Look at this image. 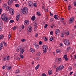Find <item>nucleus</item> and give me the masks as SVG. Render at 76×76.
I'll list each match as a JSON object with an SVG mask.
<instances>
[{"label": "nucleus", "mask_w": 76, "mask_h": 76, "mask_svg": "<svg viewBox=\"0 0 76 76\" xmlns=\"http://www.w3.org/2000/svg\"><path fill=\"white\" fill-rule=\"evenodd\" d=\"M1 18L4 22H7L9 21L8 18L7 17V15L6 14L4 15V14H2L1 16Z\"/></svg>", "instance_id": "obj_1"}, {"label": "nucleus", "mask_w": 76, "mask_h": 76, "mask_svg": "<svg viewBox=\"0 0 76 76\" xmlns=\"http://www.w3.org/2000/svg\"><path fill=\"white\" fill-rule=\"evenodd\" d=\"M42 48H43V53H46L47 52V50L48 49V47L46 45H43L42 46Z\"/></svg>", "instance_id": "obj_2"}, {"label": "nucleus", "mask_w": 76, "mask_h": 76, "mask_svg": "<svg viewBox=\"0 0 76 76\" xmlns=\"http://www.w3.org/2000/svg\"><path fill=\"white\" fill-rule=\"evenodd\" d=\"M63 42L66 45L69 46L70 44L69 41L67 39H64L63 41Z\"/></svg>", "instance_id": "obj_3"}, {"label": "nucleus", "mask_w": 76, "mask_h": 76, "mask_svg": "<svg viewBox=\"0 0 76 76\" xmlns=\"http://www.w3.org/2000/svg\"><path fill=\"white\" fill-rule=\"evenodd\" d=\"M10 14L12 15H13V14H14V12H15V11L13 9L11 8L10 9Z\"/></svg>", "instance_id": "obj_4"}, {"label": "nucleus", "mask_w": 76, "mask_h": 76, "mask_svg": "<svg viewBox=\"0 0 76 76\" xmlns=\"http://www.w3.org/2000/svg\"><path fill=\"white\" fill-rule=\"evenodd\" d=\"M32 30V27L31 26H28V28L27 29V31H29L30 32H31Z\"/></svg>", "instance_id": "obj_5"}, {"label": "nucleus", "mask_w": 76, "mask_h": 76, "mask_svg": "<svg viewBox=\"0 0 76 76\" xmlns=\"http://www.w3.org/2000/svg\"><path fill=\"white\" fill-rule=\"evenodd\" d=\"M59 33H60V30L58 29H56L55 31V35H58Z\"/></svg>", "instance_id": "obj_6"}, {"label": "nucleus", "mask_w": 76, "mask_h": 76, "mask_svg": "<svg viewBox=\"0 0 76 76\" xmlns=\"http://www.w3.org/2000/svg\"><path fill=\"white\" fill-rule=\"evenodd\" d=\"M64 34L65 35H69V31L67 30H65Z\"/></svg>", "instance_id": "obj_7"}, {"label": "nucleus", "mask_w": 76, "mask_h": 76, "mask_svg": "<svg viewBox=\"0 0 76 76\" xmlns=\"http://www.w3.org/2000/svg\"><path fill=\"white\" fill-rule=\"evenodd\" d=\"M74 21V18H73L72 17L71 18H70L69 20V23H72L73 22V21Z\"/></svg>", "instance_id": "obj_8"}, {"label": "nucleus", "mask_w": 76, "mask_h": 76, "mask_svg": "<svg viewBox=\"0 0 76 76\" xmlns=\"http://www.w3.org/2000/svg\"><path fill=\"white\" fill-rule=\"evenodd\" d=\"M23 49V48H22V47H18L17 49V52H19V51L22 50Z\"/></svg>", "instance_id": "obj_9"}, {"label": "nucleus", "mask_w": 76, "mask_h": 76, "mask_svg": "<svg viewBox=\"0 0 76 76\" xmlns=\"http://www.w3.org/2000/svg\"><path fill=\"white\" fill-rule=\"evenodd\" d=\"M29 23V21L28 20H26L24 22V25H28Z\"/></svg>", "instance_id": "obj_10"}, {"label": "nucleus", "mask_w": 76, "mask_h": 76, "mask_svg": "<svg viewBox=\"0 0 76 76\" xmlns=\"http://www.w3.org/2000/svg\"><path fill=\"white\" fill-rule=\"evenodd\" d=\"M58 68V70H61L63 68H64V66L63 65H61L59 66Z\"/></svg>", "instance_id": "obj_11"}, {"label": "nucleus", "mask_w": 76, "mask_h": 76, "mask_svg": "<svg viewBox=\"0 0 76 76\" xmlns=\"http://www.w3.org/2000/svg\"><path fill=\"white\" fill-rule=\"evenodd\" d=\"M13 3V1L12 0H10L8 2V5H10Z\"/></svg>", "instance_id": "obj_12"}, {"label": "nucleus", "mask_w": 76, "mask_h": 76, "mask_svg": "<svg viewBox=\"0 0 76 76\" xmlns=\"http://www.w3.org/2000/svg\"><path fill=\"white\" fill-rule=\"evenodd\" d=\"M28 4L29 5V6L30 7H31V6H32V5L33 4V3L32 2V1H30L28 3Z\"/></svg>", "instance_id": "obj_13"}, {"label": "nucleus", "mask_w": 76, "mask_h": 76, "mask_svg": "<svg viewBox=\"0 0 76 76\" xmlns=\"http://www.w3.org/2000/svg\"><path fill=\"white\" fill-rule=\"evenodd\" d=\"M20 17V15L19 14H18V15L16 16V19L17 21H19V19Z\"/></svg>", "instance_id": "obj_14"}, {"label": "nucleus", "mask_w": 76, "mask_h": 76, "mask_svg": "<svg viewBox=\"0 0 76 76\" xmlns=\"http://www.w3.org/2000/svg\"><path fill=\"white\" fill-rule=\"evenodd\" d=\"M25 51V50L24 49H23L22 50L20 51V55H22V54H23V52Z\"/></svg>", "instance_id": "obj_15"}, {"label": "nucleus", "mask_w": 76, "mask_h": 76, "mask_svg": "<svg viewBox=\"0 0 76 76\" xmlns=\"http://www.w3.org/2000/svg\"><path fill=\"white\" fill-rule=\"evenodd\" d=\"M3 46V44L2 43L0 44V50H1V49H2V47Z\"/></svg>", "instance_id": "obj_16"}, {"label": "nucleus", "mask_w": 76, "mask_h": 76, "mask_svg": "<svg viewBox=\"0 0 76 76\" xmlns=\"http://www.w3.org/2000/svg\"><path fill=\"white\" fill-rule=\"evenodd\" d=\"M35 20V16H32V17L31 18V20L33 21H34V20Z\"/></svg>", "instance_id": "obj_17"}, {"label": "nucleus", "mask_w": 76, "mask_h": 76, "mask_svg": "<svg viewBox=\"0 0 76 76\" xmlns=\"http://www.w3.org/2000/svg\"><path fill=\"white\" fill-rule=\"evenodd\" d=\"M39 66H40L39 64L37 65L36 67L35 68V70H38V68L39 67Z\"/></svg>", "instance_id": "obj_18"}, {"label": "nucleus", "mask_w": 76, "mask_h": 76, "mask_svg": "<svg viewBox=\"0 0 76 76\" xmlns=\"http://www.w3.org/2000/svg\"><path fill=\"white\" fill-rule=\"evenodd\" d=\"M7 69L8 70H10L11 69V66H8L7 67Z\"/></svg>", "instance_id": "obj_19"}, {"label": "nucleus", "mask_w": 76, "mask_h": 76, "mask_svg": "<svg viewBox=\"0 0 76 76\" xmlns=\"http://www.w3.org/2000/svg\"><path fill=\"white\" fill-rule=\"evenodd\" d=\"M23 10L24 11H28V8L26 7H24Z\"/></svg>", "instance_id": "obj_20"}, {"label": "nucleus", "mask_w": 76, "mask_h": 76, "mask_svg": "<svg viewBox=\"0 0 76 76\" xmlns=\"http://www.w3.org/2000/svg\"><path fill=\"white\" fill-rule=\"evenodd\" d=\"M22 13L23 14H26L28 13V11L22 10Z\"/></svg>", "instance_id": "obj_21"}, {"label": "nucleus", "mask_w": 76, "mask_h": 76, "mask_svg": "<svg viewBox=\"0 0 76 76\" xmlns=\"http://www.w3.org/2000/svg\"><path fill=\"white\" fill-rule=\"evenodd\" d=\"M58 63H61V59L60 58H58Z\"/></svg>", "instance_id": "obj_22"}, {"label": "nucleus", "mask_w": 76, "mask_h": 76, "mask_svg": "<svg viewBox=\"0 0 76 76\" xmlns=\"http://www.w3.org/2000/svg\"><path fill=\"white\" fill-rule=\"evenodd\" d=\"M52 73V70H50V71H48V74L49 75H51Z\"/></svg>", "instance_id": "obj_23"}, {"label": "nucleus", "mask_w": 76, "mask_h": 76, "mask_svg": "<svg viewBox=\"0 0 76 76\" xmlns=\"http://www.w3.org/2000/svg\"><path fill=\"white\" fill-rule=\"evenodd\" d=\"M30 52H32V53H34V52H35V50H34L33 49L31 48L30 49Z\"/></svg>", "instance_id": "obj_24"}, {"label": "nucleus", "mask_w": 76, "mask_h": 76, "mask_svg": "<svg viewBox=\"0 0 76 76\" xmlns=\"http://www.w3.org/2000/svg\"><path fill=\"white\" fill-rule=\"evenodd\" d=\"M6 10L7 11H9V10H10V7H7L6 8Z\"/></svg>", "instance_id": "obj_25"}, {"label": "nucleus", "mask_w": 76, "mask_h": 76, "mask_svg": "<svg viewBox=\"0 0 76 76\" xmlns=\"http://www.w3.org/2000/svg\"><path fill=\"white\" fill-rule=\"evenodd\" d=\"M68 10H70L71 9H72V7H71V5H69L68 6Z\"/></svg>", "instance_id": "obj_26"}, {"label": "nucleus", "mask_w": 76, "mask_h": 76, "mask_svg": "<svg viewBox=\"0 0 76 76\" xmlns=\"http://www.w3.org/2000/svg\"><path fill=\"white\" fill-rule=\"evenodd\" d=\"M37 55L38 56H40V55H41V53H40V52H37Z\"/></svg>", "instance_id": "obj_27"}, {"label": "nucleus", "mask_w": 76, "mask_h": 76, "mask_svg": "<svg viewBox=\"0 0 76 76\" xmlns=\"http://www.w3.org/2000/svg\"><path fill=\"white\" fill-rule=\"evenodd\" d=\"M37 23H35L34 24V26L35 28L36 27H37Z\"/></svg>", "instance_id": "obj_28"}, {"label": "nucleus", "mask_w": 76, "mask_h": 76, "mask_svg": "<svg viewBox=\"0 0 76 76\" xmlns=\"http://www.w3.org/2000/svg\"><path fill=\"white\" fill-rule=\"evenodd\" d=\"M44 40L45 41H48L47 38V37H44Z\"/></svg>", "instance_id": "obj_29"}, {"label": "nucleus", "mask_w": 76, "mask_h": 76, "mask_svg": "<svg viewBox=\"0 0 76 76\" xmlns=\"http://www.w3.org/2000/svg\"><path fill=\"white\" fill-rule=\"evenodd\" d=\"M37 15L38 16H40L41 15V14L39 12H38L37 13Z\"/></svg>", "instance_id": "obj_30"}, {"label": "nucleus", "mask_w": 76, "mask_h": 76, "mask_svg": "<svg viewBox=\"0 0 76 76\" xmlns=\"http://www.w3.org/2000/svg\"><path fill=\"white\" fill-rule=\"evenodd\" d=\"M4 36L3 35H0V39H2L3 38Z\"/></svg>", "instance_id": "obj_31"}, {"label": "nucleus", "mask_w": 76, "mask_h": 76, "mask_svg": "<svg viewBox=\"0 0 76 76\" xmlns=\"http://www.w3.org/2000/svg\"><path fill=\"white\" fill-rule=\"evenodd\" d=\"M58 16L56 14H55L54 15V18L55 19H57V18L58 17Z\"/></svg>", "instance_id": "obj_32"}, {"label": "nucleus", "mask_w": 76, "mask_h": 76, "mask_svg": "<svg viewBox=\"0 0 76 76\" xmlns=\"http://www.w3.org/2000/svg\"><path fill=\"white\" fill-rule=\"evenodd\" d=\"M19 72H20V71L19 69H17L16 71L15 72V73H19Z\"/></svg>", "instance_id": "obj_33"}, {"label": "nucleus", "mask_w": 76, "mask_h": 76, "mask_svg": "<svg viewBox=\"0 0 76 76\" xmlns=\"http://www.w3.org/2000/svg\"><path fill=\"white\" fill-rule=\"evenodd\" d=\"M11 37V35H10V34H9L8 35V40L10 39V37Z\"/></svg>", "instance_id": "obj_34"}, {"label": "nucleus", "mask_w": 76, "mask_h": 76, "mask_svg": "<svg viewBox=\"0 0 76 76\" xmlns=\"http://www.w3.org/2000/svg\"><path fill=\"white\" fill-rule=\"evenodd\" d=\"M39 46L38 45H37L35 46V48H36L38 49L39 48Z\"/></svg>", "instance_id": "obj_35"}, {"label": "nucleus", "mask_w": 76, "mask_h": 76, "mask_svg": "<svg viewBox=\"0 0 76 76\" xmlns=\"http://www.w3.org/2000/svg\"><path fill=\"white\" fill-rule=\"evenodd\" d=\"M56 52L57 53H60V50L58 49H57L56 50Z\"/></svg>", "instance_id": "obj_36"}, {"label": "nucleus", "mask_w": 76, "mask_h": 76, "mask_svg": "<svg viewBox=\"0 0 76 76\" xmlns=\"http://www.w3.org/2000/svg\"><path fill=\"white\" fill-rule=\"evenodd\" d=\"M64 33H61V37H64Z\"/></svg>", "instance_id": "obj_37"}, {"label": "nucleus", "mask_w": 76, "mask_h": 76, "mask_svg": "<svg viewBox=\"0 0 76 76\" xmlns=\"http://www.w3.org/2000/svg\"><path fill=\"white\" fill-rule=\"evenodd\" d=\"M3 44H4V46H5L6 47V46H7V45L6 44V42H3Z\"/></svg>", "instance_id": "obj_38"}, {"label": "nucleus", "mask_w": 76, "mask_h": 76, "mask_svg": "<svg viewBox=\"0 0 76 76\" xmlns=\"http://www.w3.org/2000/svg\"><path fill=\"white\" fill-rule=\"evenodd\" d=\"M68 69L69 71H70L72 69V67H70L68 68Z\"/></svg>", "instance_id": "obj_39"}, {"label": "nucleus", "mask_w": 76, "mask_h": 76, "mask_svg": "<svg viewBox=\"0 0 76 76\" xmlns=\"http://www.w3.org/2000/svg\"><path fill=\"white\" fill-rule=\"evenodd\" d=\"M34 6H35V7H37V3H34L33 4Z\"/></svg>", "instance_id": "obj_40"}, {"label": "nucleus", "mask_w": 76, "mask_h": 76, "mask_svg": "<svg viewBox=\"0 0 76 76\" xmlns=\"http://www.w3.org/2000/svg\"><path fill=\"white\" fill-rule=\"evenodd\" d=\"M53 38L51 37V38H50L49 40L50 41H53Z\"/></svg>", "instance_id": "obj_41"}, {"label": "nucleus", "mask_w": 76, "mask_h": 76, "mask_svg": "<svg viewBox=\"0 0 76 76\" xmlns=\"http://www.w3.org/2000/svg\"><path fill=\"white\" fill-rule=\"evenodd\" d=\"M71 48L70 47H69L68 48H67V50H68V51H69V50H70V49H71Z\"/></svg>", "instance_id": "obj_42"}, {"label": "nucleus", "mask_w": 76, "mask_h": 76, "mask_svg": "<svg viewBox=\"0 0 76 76\" xmlns=\"http://www.w3.org/2000/svg\"><path fill=\"white\" fill-rule=\"evenodd\" d=\"M66 57H67V55H64V57H63L64 58H66Z\"/></svg>", "instance_id": "obj_43"}, {"label": "nucleus", "mask_w": 76, "mask_h": 76, "mask_svg": "<svg viewBox=\"0 0 76 76\" xmlns=\"http://www.w3.org/2000/svg\"><path fill=\"white\" fill-rule=\"evenodd\" d=\"M47 26H48V25H47V24H45L44 26L45 28H47Z\"/></svg>", "instance_id": "obj_44"}, {"label": "nucleus", "mask_w": 76, "mask_h": 76, "mask_svg": "<svg viewBox=\"0 0 76 76\" xmlns=\"http://www.w3.org/2000/svg\"><path fill=\"white\" fill-rule=\"evenodd\" d=\"M20 57L21 58H23L24 57L22 55H20Z\"/></svg>", "instance_id": "obj_45"}, {"label": "nucleus", "mask_w": 76, "mask_h": 76, "mask_svg": "<svg viewBox=\"0 0 76 76\" xmlns=\"http://www.w3.org/2000/svg\"><path fill=\"white\" fill-rule=\"evenodd\" d=\"M15 6L17 7H19V5L18 4H15Z\"/></svg>", "instance_id": "obj_46"}, {"label": "nucleus", "mask_w": 76, "mask_h": 76, "mask_svg": "<svg viewBox=\"0 0 76 76\" xmlns=\"http://www.w3.org/2000/svg\"><path fill=\"white\" fill-rule=\"evenodd\" d=\"M7 60H9V56H7Z\"/></svg>", "instance_id": "obj_47"}, {"label": "nucleus", "mask_w": 76, "mask_h": 76, "mask_svg": "<svg viewBox=\"0 0 76 76\" xmlns=\"http://www.w3.org/2000/svg\"><path fill=\"white\" fill-rule=\"evenodd\" d=\"M2 12V9L1 8L0 9V15L1 14V12Z\"/></svg>", "instance_id": "obj_48"}, {"label": "nucleus", "mask_w": 76, "mask_h": 76, "mask_svg": "<svg viewBox=\"0 0 76 76\" xmlns=\"http://www.w3.org/2000/svg\"><path fill=\"white\" fill-rule=\"evenodd\" d=\"M3 61H6V58H4L3 59Z\"/></svg>", "instance_id": "obj_49"}, {"label": "nucleus", "mask_w": 76, "mask_h": 76, "mask_svg": "<svg viewBox=\"0 0 76 76\" xmlns=\"http://www.w3.org/2000/svg\"><path fill=\"white\" fill-rule=\"evenodd\" d=\"M42 9H44V10L45 9V7L44 6V5H43V6L42 7Z\"/></svg>", "instance_id": "obj_50"}, {"label": "nucleus", "mask_w": 76, "mask_h": 76, "mask_svg": "<svg viewBox=\"0 0 76 76\" xmlns=\"http://www.w3.org/2000/svg\"><path fill=\"white\" fill-rule=\"evenodd\" d=\"M56 71L58 72V67H57L56 69Z\"/></svg>", "instance_id": "obj_51"}, {"label": "nucleus", "mask_w": 76, "mask_h": 76, "mask_svg": "<svg viewBox=\"0 0 76 76\" xmlns=\"http://www.w3.org/2000/svg\"><path fill=\"white\" fill-rule=\"evenodd\" d=\"M10 23H13V22H14V20H11L10 21Z\"/></svg>", "instance_id": "obj_52"}, {"label": "nucleus", "mask_w": 76, "mask_h": 76, "mask_svg": "<svg viewBox=\"0 0 76 76\" xmlns=\"http://www.w3.org/2000/svg\"><path fill=\"white\" fill-rule=\"evenodd\" d=\"M60 46H61V47H62L63 46V43H61L60 44Z\"/></svg>", "instance_id": "obj_53"}, {"label": "nucleus", "mask_w": 76, "mask_h": 76, "mask_svg": "<svg viewBox=\"0 0 76 76\" xmlns=\"http://www.w3.org/2000/svg\"><path fill=\"white\" fill-rule=\"evenodd\" d=\"M21 41L22 42H24V41H25V40L24 39H21Z\"/></svg>", "instance_id": "obj_54"}, {"label": "nucleus", "mask_w": 76, "mask_h": 76, "mask_svg": "<svg viewBox=\"0 0 76 76\" xmlns=\"http://www.w3.org/2000/svg\"><path fill=\"white\" fill-rule=\"evenodd\" d=\"M16 60H20V58L19 57H17L16 58Z\"/></svg>", "instance_id": "obj_55"}, {"label": "nucleus", "mask_w": 76, "mask_h": 76, "mask_svg": "<svg viewBox=\"0 0 76 76\" xmlns=\"http://www.w3.org/2000/svg\"><path fill=\"white\" fill-rule=\"evenodd\" d=\"M13 30H15L16 29V26H14V27L12 28Z\"/></svg>", "instance_id": "obj_56"}, {"label": "nucleus", "mask_w": 76, "mask_h": 76, "mask_svg": "<svg viewBox=\"0 0 76 76\" xmlns=\"http://www.w3.org/2000/svg\"><path fill=\"white\" fill-rule=\"evenodd\" d=\"M24 28H25V26H24V25H22V29H24Z\"/></svg>", "instance_id": "obj_57"}, {"label": "nucleus", "mask_w": 76, "mask_h": 76, "mask_svg": "<svg viewBox=\"0 0 76 76\" xmlns=\"http://www.w3.org/2000/svg\"><path fill=\"white\" fill-rule=\"evenodd\" d=\"M38 35V34L37 33H36L35 35V37H37Z\"/></svg>", "instance_id": "obj_58"}, {"label": "nucleus", "mask_w": 76, "mask_h": 76, "mask_svg": "<svg viewBox=\"0 0 76 76\" xmlns=\"http://www.w3.org/2000/svg\"><path fill=\"white\" fill-rule=\"evenodd\" d=\"M74 5L75 6H76V2H74Z\"/></svg>", "instance_id": "obj_59"}, {"label": "nucleus", "mask_w": 76, "mask_h": 76, "mask_svg": "<svg viewBox=\"0 0 76 76\" xmlns=\"http://www.w3.org/2000/svg\"><path fill=\"white\" fill-rule=\"evenodd\" d=\"M44 10H45V12H48V10L47 9H45Z\"/></svg>", "instance_id": "obj_60"}, {"label": "nucleus", "mask_w": 76, "mask_h": 76, "mask_svg": "<svg viewBox=\"0 0 76 76\" xmlns=\"http://www.w3.org/2000/svg\"><path fill=\"white\" fill-rule=\"evenodd\" d=\"M50 35H53V32L51 31L50 32Z\"/></svg>", "instance_id": "obj_61"}, {"label": "nucleus", "mask_w": 76, "mask_h": 76, "mask_svg": "<svg viewBox=\"0 0 76 76\" xmlns=\"http://www.w3.org/2000/svg\"><path fill=\"white\" fill-rule=\"evenodd\" d=\"M39 44H40V45H41V44H42V42L41 41H40L39 42Z\"/></svg>", "instance_id": "obj_62"}, {"label": "nucleus", "mask_w": 76, "mask_h": 76, "mask_svg": "<svg viewBox=\"0 0 76 76\" xmlns=\"http://www.w3.org/2000/svg\"><path fill=\"white\" fill-rule=\"evenodd\" d=\"M42 76H46V75L45 74L43 73L42 74Z\"/></svg>", "instance_id": "obj_63"}, {"label": "nucleus", "mask_w": 76, "mask_h": 76, "mask_svg": "<svg viewBox=\"0 0 76 76\" xmlns=\"http://www.w3.org/2000/svg\"><path fill=\"white\" fill-rule=\"evenodd\" d=\"M5 68H6V66H3L2 69H4Z\"/></svg>", "instance_id": "obj_64"}]
</instances>
